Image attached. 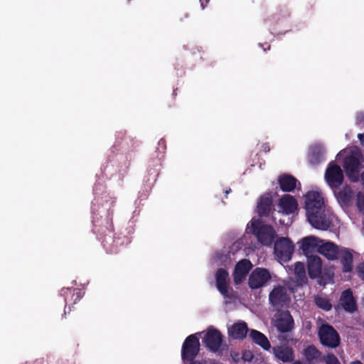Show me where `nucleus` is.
<instances>
[{"label": "nucleus", "mask_w": 364, "mask_h": 364, "mask_svg": "<svg viewBox=\"0 0 364 364\" xmlns=\"http://www.w3.org/2000/svg\"><path fill=\"white\" fill-rule=\"evenodd\" d=\"M304 203L307 220L313 228H333L325 213L324 200L319 191L307 192Z\"/></svg>", "instance_id": "obj_1"}, {"label": "nucleus", "mask_w": 364, "mask_h": 364, "mask_svg": "<svg viewBox=\"0 0 364 364\" xmlns=\"http://www.w3.org/2000/svg\"><path fill=\"white\" fill-rule=\"evenodd\" d=\"M274 211L272 194L266 192L257 201L255 210L257 216L247 223L246 228H272L270 220L277 219V216L273 215Z\"/></svg>", "instance_id": "obj_2"}, {"label": "nucleus", "mask_w": 364, "mask_h": 364, "mask_svg": "<svg viewBox=\"0 0 364 364\" xmlns=\"http://www.w3.org/2000/svg\"><path fill=\"white\" fill-rule=\"evenodd\" d=\"M203 343L210 351L222 354L223 351L228 350V346L223 343V336L221 332L214 328L208 329L203 338Z\"/></svg>", "instance_id": "obj_3"}, {"label": "nucleus", "mask_w": 364, "mask_h": 364, "mask_svg": "<svg viewBox=\"0 0 364 364\" xmlns=\"http://www.w3.org/2000/svg\"><path fill=\"white\" fill-rule=\"evenodd\" d=\"M216 287L218 291L224 296L225 304H230L237 299L233 289H229V274L224 268H219L215 274Z\"/></svg>", "instance_id": "obj_4"}, {"label": "nucleus", "mask_w": 364, "mask_h": 364, "mask_svg": "<svg viewBox=\"0 0 364 364\" xmlns=\"http://www.w3.org/2000/svg\"><path fill=\"white\" fill-rule=\"evenodd\" d=\"M321 345L329 348H336L341 344V337L337 331L330 324H322L318 331Z\"/></svg>", "instance_id": "obj_5"}, {"label": "nucleus", "mask_w": 364, "mask_h": 364, "mask_svg": "<svg viewBox=\"0 0 364 364\" xmlns=\"http://www.w3.org/2000/svg\"><path fill=\"white\" fill-rule=\"evenodd\" d=\"M200 352V341L196 334H191L184 340L181 347V360L184 364L195 359Z\"/></svg>", "instance_id": "obj_6"}, {"label": "nucleus", "mask_w": 364, "mask_h": 364, "mask_svg": "<svg viewBox=\"0 0 364 364\" xmlns=\"http://www.w3.org/2000/svg\"><path fill=\"white\" fill-rule=\"evenodd\" d=\"M272 323L278 332L286 334L291 332L294 328V321L288 310L277 311Z\"/></svg>", "instance_id": "obj_7"}, {"label": "nucleus", "mask_w": 364, "mask_h": 364, "mask_svg": "<svg viewBox=\"0 0 364 364\" xmlns=\"http://www.w3.org/2000/svg\"><path fill=\"white\" fill-rule=\"evenodd\" d=\"M294 245L287 237L279 238L274 245V254L279 262H288L294 252Z\"/></svg>", "instance_id": "obj_8"}, {"label": "nucleus", "mask_w": 364, "mask_h": 364, "mask_svg": "<svg viewBox=\"0 0 364 364\" xmlns=\"http://www.w3.org/2000/svg\"><path fill=\"white\" fill-rule=\"evenodd\" d=\"M324 178L326 183L331 189L338 188L344 180L341 168L333 161L329 163Z\"/></svg>", "instance_id": "obj_9"}, {"label": "nucleus", "mask_w": 364, "mask_h": 364, "mask_svg": "<svg viewBox=\"0 0 364 364\" xmlns=\"http://www.w3.org/2000/svg\"><path fill=\"white\" fill-rule=\"evenodd\" d=\"M271 279V274L267 269L256 267L250 273L248 286L251 289H257L264 287Z\"/></svg>", "instance_id": "obj_10"}, {"label": "nucleus", "mask_w": 364, "mask_h": 364, "mask_svg": "<svg viewBox=\"0 0 364 364\" xmlns=\"http://www.w3.org/2000/svg\"><path fill=\"white\" fill-rule=\"evenodd\" d=\"M269 301L271 306L277 311L288 304L290 299L284 287L278 286L274 287L269 294Z\"/></svg>", "instance_id": "obj_11"}, {"label": "nucleus", "mask_w": 364, "mask_h": 364, "mask_svg": "<svg viewBox=\"0 0 364 364\" xmlns=\"http://www.w3.org/2000/svg\"><path fill=\"white\" fill-rule=\"evenodd\" d=\"M343 168L346 176L352 182H357L360 178V163L355 156H349L344 159Z\"/></svg>", "instance_id": "obj_12"}, {"label": "nucleus", "mask_w": 364, "mask_h": 364, "mask_svg": "<svg viewBox=\"0 0 364 364\" xmlns=\"http://www.w3.org/2000/svg\"><path fill=\"white\" fill-rule=\"evenodd\" d=\"M278 361L282 363H293L295 358L294 350L292 347L287 344H281L272 347L271 350Z\"/></svg>", "instance_id": "obj_13"}, {"label": "nucleus", "mask_w": 364, "mask_h": 364, "mask_svg": "<svg viewBox=\"0 0 364 364\" xmlns=\"http://www.w3.org/2000/svg\"><path fill=\"white\" fill-rule=\"evenodd\" d=\"M252 267V262L247 259L239 261L234 269L232 276L235 284H240L245 279Z\"/></svg>", "instance_id": "obj_14"}, {"label": "nucleus", "mask_w": 364, "mask_h": 364, "mask_svg": "<svg viewBox=\"0 0 364 364\" xmlns=\"http://www.w3.org/2000/svg\"><path fill=\"white\" fill-rule=\"evenodd\" d=\"M334 196L338 203L342 208H348L353 200L354 192L352 188L348 185H345L343 188L332 189Z\"/></svg>", "instance_id": "obj_15"}, {"label": "nucleus", "mask_w": 364, "mask_h": 364, "mask_svg": "<svg viewBox=\"0 0 364 364\" xmlns=\"http://www.w3.org/2000/svg\"><path fill=\"white\" fill-rule=\"evenodd\" d=\"M60 294L64 297L65 307L66 308L68 304V310H71L70 305L76 304L80 301L83 295L84 292L81 289L78 288H63L60 291Z\"/></svg>", "instance_id": "obj_16"}, {"label": "nucleus", "mask_w": 364, "mask_h": 364, "mask_svg": "<svg viewBox=\"0 0 364 364\" xmlns=\"http://www.w3.org/2000/svg\"><path fill=\"white\" fill-rule=\"evenodd\" d=\"M339 301L342 308L348 313L353 314L357 309L356 301L350 289L342 291Z\"/></svg>", "instance_id": "obj_17"}, {"label": "nucleus", "mask_w": 364, "mask_h": 364, "mask_svg": "<svg viewBox=\"0 0 364 364\" xmlns=\"http://www.w3.org/2000/svg\"><path fill=\"white\" fill-rule=\"evenodd\" d=\"M250 230L263 245H271L274 241L277 235L275 229H250Z\"/></svg>", "instance_id": "obj_18"}, {"label": "nucleus", "mask_w": 364, "mask_h": 364, "mask_svg": "<svg viewBox=\"0 0 364 364\" xmlns=\"http://www.w3.org/2000/svg\"><path fill=\"white\" fill-rule=\"evenodd\" d=\"M307 259V270L309 277L315 279L321 274L322 269V261L319 256L310 255L306 256Z\"/></svg>", "instance_id": "obj_19"}, {"label": "nucleus", "mask_w": 364, "mask_h": 364, "mask_svg": "<svg viewBox=\"0 0 364 364\" xmlns=\"http://www.w3.org/2000/svg\"><path fill=\"white\" fill-rule=\"evenodd\" d=\"M318 252L323 255L329 260H335L338 259L340 254V250L337 245L332 242L328 241L318 246Z\"/></svg>", "instance_id": "obj_20"}, {"label": "nucleus", "mask_w": 364, "mask_h": 364, "mask_svg": "<svg viewBox=\"0 0 364 364\" xmlns=\"http://www.w3.org/2000/svg\"><path fill=\"white\" fill-rule=\"evenodd\" d=\"M280 189L283 192H292L300 182L292 175L284 173L277 178Z\"/></svg>", "instance_id": "obj_21"}, {"label": "nucleus", "mask_w": 364, "mask_h": 364, "mask_svg": "<svg viewBox=\"0 0 364 364\" xmlns=\"http://www.w3.org/2000/svg\"><path fill=\"white\" fill-rule=\"evenodd\" d=\"M248 331L250 332L247 324L245 321H240L233 323L228 328V335L232 339L243 340L247 337Z\"/></svg>", "instance_id": "obj_22"}, {"label": "nucleus", "mask_w": 364, "mask_h": 364, "mask_svg": "<svg viewBox=\"0 0 364 364\" xmlns=\"http://www.w3.org/2000/svg\"><path fill=\"white\" fill-rule=\"evenodd\" d=\"M282 211L284 213H294L298 210V203L296 198L289 195H284L279 200L278 203Z\"/></svg>", "instance_id": "obj_23"}, {"label": "nucleus", "mask_w": 364, "mask_h": 364, "mask_svg": "<svg viewBox=\"0 0 364 364\" xmlns=\"http://www.w3.org/2000/svg\"><path fill=\"white\" fill-rule=\"evenodd\" d=\"M321 242V240L313 235L305 237L301 240L300 249L305 256L310 255V253H311L316 248L318 250Z\"/></svg>", "instance_id": "obj_24"}, {"label": "nucleus", "mask_w": 364, "mask_h": 364, "mask_svg": "<svg viewBox=\"0 0 364 364\" xmlns=\"http://www.w3.org/2000/svg\"><path fill=\"white\" fill-rule=\"evenodd\" d=\"M250 338L254 343L260 346L263 350L266 351L271 350V343L267 337L263 333L255 329H250Z\"/></svg>", "instance_id": "obj_25"}, {"label": "nucleus", "mask_w": 364, "mask_h": 364, "mask_svg": "<svg viewBox=\"0 0 364 364\" xmlns=\"http://www.w3.org/2000/svg\"><path fill=\"white\" fill-rule=\"evenodd\" d=\"M341 262L343 272H350L353 269V255L348 248L343 247L341 250Z\"/></svg>", "instance_id": "obj_26"}, {"label": "nucleus", "mask_w": 364, "mask_h": 364, "mask_svg": "<svg viewBox=\"0 0 364 364\" xmlns=\"http://www.w3.org/2000/svg\"><path fill=\"white\" fill-rule=\"evenodd\" d=\"M316 279L320 286L325 287L327 284L333 283L334 272L330 268H324L321 269V274Z\"/></svg>", "instance_id": "obj_27"}, {"label": "nucleus", "mask_w": 364, "mask_h": 364, "mask_svg": "<svg viewBox=\"0 0 364 364\" xmlns=\"http://www.w3.org/2000/svg\"><path fill=\"white\" fill-rule=\"evenodd\" d=\"M291 213H284L283 211L278 213V217H277L276 220H270V223L274 225H281L284 227H289L292 223V218L290 216Z\"/></svg>", "instance_id": "obj_28"}, {"label": "nucleus", "mask_w": 364, "mask_h": 364, "mask_svg": "<svg viewBox=\"0 0 364 364\" xmlns=\"http://www.w3.org/2000/svg\"><path fill=\"white\" fill-rule=\"evenodd\" d=\"M308 363H312L314 360H318L321 355L319 351L314 345H310L304 349V352Z\"/></svg>", "instance_id": "obj_29"}, {"label": "nucleus", "mask_w": 364, "mask_h": 364, "mask_svg": "<svg viewBox=\"0 0 364 364\" xmlns=\"http://www.w3.org/2000/svg\"><path fill=\"white\" fill-rule=\"evenodd\" d=\"M316 305L321 309L328 311L332 309V304L328 298L316 295L314 298Z\"/></svg>", "instance_id": "obj_30"}, {"label": "nucleus", "mask_w": 364, "mask_h": 364, "mask_svg": "<svg viewBox=\"0 0 364 364\" xmlns=\"http://www.w3.org/2000/svg\"><path fill=\"white\" fill-rule=\"evenodd\" d=\"M323 159V156L319 150H313L309 156V161L311 164H318Z\"/></svg>", "instance_id": "obj_31"}, {"label": "nucleus", "mask_w": 364, "mask_h": 364, "mask_svg": "<svg viewBox=\"0 0 364 364\" xmlns=\"http://www.w3.org/2000/svg\"><path fill=\"white\" fill-rule=\"evenodd\" d=\"M356 205L359 211L364 213V193L358 192L356 198Z\"/></svg>", "instance_id": "obj_32"}, {"label": "nucleus", "mask_w": 364, "mask_h": 364, "mask_svg": "<svg viewBox=\"0 0 364 364\" xmlns=\"http://www.w3.org/2000/svg\"><path fill=\"white\" fill-rule=\"evenodd\" d=\"M323 360L326 364H341L339 360L333 353H328L326 356L323 357Z\"/></svg>", "instance_id": "obj_33"}, {"label": "nucleus", "mask_w": 364, "mask_h": 364, "mask_svg": "<svg viewBox=\"0 0 364 364\" xmlns=\"http://www.w3.org/2000/svg\"><path fill=\"white\" fill-rule=\"evenodd\" d=\"M217 262L220 265H225L226 263L230 262V257L228 255L226 254H217Z\"/></svg>", "instance_id": "obj_34"}, {"label": "nucleus", "mask_w": 364, "mask_h": 364, "mask_svg": "<svg viewBox=\"0 0 364 364\" xmlns=\"http://www.w3.org/2000/svg\"><path fill=\"white\" fill-rule=\"evenodd\" d=\"M296 283L298 287H302L304 284H306L308 282V279L305 274H299L296 275Z\"/></svg>", "instance_id": "obj_35"}, {"label": "nucleus", "mask_w": 364, "mask_h": 364, "mask_svg": "<svg viewBox=\"0 0 364 364\" xmlns=\"http://www.w3.org/2000/svg\"><path fill=\"white\" fill-rule=\"evenodd\" d=\"M305 267L304 263L301 262H296L294 264V274L295 275L299 274H305Z\"/></svg>", "instance_id": "obj_36"}, {"label": "nucleus", "mask_w": 364, "mask_h": 364, "mask_svg": "<svg viewBox=\"0 0 364 364\" xmlns=\"http://www.w3.org/2000/svg\"><path fill=\"white\" fill-rule=\"evenodd\" d=\"M253 358H254V355L250 350H246L242 353V358L245 362H249V363L252 362L253 360Z\"/></svg>", "instance_id": "obj_37"}, {"label": "nucleus", "mask_w": 364, "mask_h": 364, "mask_svg": "<svg viewBox=\"0 0 364 364\" xmlns=\"http://www.w3.org/2000/svg\"><path fill=\"white\" fill-rule=\"evenodd\" d=\"M358 272L359 277L361 278L362 280L364 281V263H362L358 267Z\"/></svg>", "instance_id": "obj_38"}, {"label": "nucleus", "mask_w": 364, "mask_h": 364, "mask_svg": "<svg viewBox=\"0 0 364 364\" xmlns=\"http://www.w3.org/2000/svg\"><path fill=\"white\" fill-rule=\"evenodd\" d=\"M230 356L235 362L240 360V354L234 350L230 351Z\"/></svg>", "instance_id": "obj_39"}, {"label": "nucleus", "mask_w": 364, "mask_h": 364, "mask_svg": "<svg viewBox=\"0 0 364 364\" xmlns=\"http://www.w3.org/2000/svg\"><path fill=\"white\" fill-rule=\"evenodd\" d=\"M357 122L358 123H364V112H360L358 114L356 117Z\"/></svg>", "instance_id": "obj_40"}, {"label": "nucleus", "mask_w": 364, "mask_h": 364, "mask_svg": "<svg viewBox=\"0 0 364 364\" xmlns=\"http://www.w3.org/2000/svg\"><path fill=\"white\" fill-rule=\"evenodd\" d=\"M262 149L264 153H267L270 151V147L268 143H264L262 145Z\"/></svg>", "instance_id": "obj_41"}, {"label": "nucleus", "mask_w": 364, "mask_h": 364, "mask_svg": "<svg viewBox=\"0 0 364 364\" xmlns=\"http://www.w3.org/2000/svg\"><path fill=\"white\" fill-rule=\"evenodd\" d=\"M200 6L203 9L207 6L209 2V0H199Z\"/></svg>", "instance_id": "obj_42"}, {"label": "nucleus", "mask_w": 364, "mask_h": 364, "mask_svg": "<svg viewBox=\"0 0 364 364\" xmlns=\"http://www.w3.org/2000/svg\"><path fill=\"white\" fill-rule=\"evenodd\" d=\"M358 138L359 139L360 143L362 144V145L364 146V134H358Z\"/></svg>", "instance_id": "obj_43"}, {"label": "nucleus", "mask_w": 364, "mask_h": 364, "mask_svg": "<svg viewBox=\"0 0 364 364\" xmlns=\"http://www.w3.org/2000/svg\"><path fill=\"white\" fill-rule=\"evenodd\" d=\"M279 339L281 341H286V342H289L290 341H291V339L289 338L287 335H284V336L279 337Z\"/></svg>", "instance_id": "obj_44"}, {"label": "nucleus", "mask_w": 364, "mask_h": 364, "mask_svg": "<svg viewBox=\"0 0 364 364\" xmlns=\"http://www.w3.org/2000/svg\"><path fill=\"white\" fill-rule=\"evenodd\" d=\"M188 364H202L201 362L198 360H195V359L192 360V361H188Z\"/></svg>", "instance_id": "obj_45"}, {"label": "nucleus", "mask_w": 364, "mask_h": 364, "mask_svg": "<svg viewBox=\"0 0 364 364\" xmlns=\"http://www.w3.org/2000/svg\"><path fill=\"white\" fill-rule=\"evenodd\" d=\"M34 363L35 364H43V358L37 359L36 360H35Z\"/></svg>", "instance_id": "obj_46"}, {"label": "nucleus", "mask_w": 364, "mask_h": 364, "mask_svg": "<svg viewBox=\"0 0 364 364\" xmlns=\"http://www.w3.org/2000/svg\"><path fill=\"white\" fill-rule=\"evenodd\" d=\"M360 178L362 184H363V186L364 187V171H363V173H362V174L360 175Z\"/></svg>", "instance_id": "obj_47"}, {"label": "nucleus", "mask_w": 364, "mask_h": 364, "mask_svg": "<svg viewBox=\"0 0 364 364\" xmlns=\"http://www.w3.org/2000/svg\"><path fill=\"white\" fill-rule=\"evenodd\" d=\"M350 364H363V363L360 360H355V361L351 362Z\"/></svg>", "instance_id": "obj_48"}, {"label": "nucleus", "mask_w": 364, "mask_h": 364, "mask_svg": "<svg viewBox=\"0 0 364 364\" xmlns=\"http://www.w3.org/2000/svg\"><path fill=\"white\" fill-rule=\"evenodd\" d=\"M230 191H231V189H230V188H229V190H226V191H225V194H226V196H227V195H228Z\"/></svg>", "instance_id": "obj_49"}, {"label": "nucleus", "mask_w": 364, "mask_h": 364, "mask_svg": "<svg viewBox=\"0 0 364 364\" xmlns=\"http://www.w3.org/2000/svg\"><path fill=\"white\" fill-rule=\"evenodd\" d=\"M333 230H334L333 232L336 233V232H339L340 229L336 228V229H333Z\"/></svg>", "instance_id": "obj_50"}, {"label": "nucleus", "mask_w": 364, "mask_h": 364, "mask_svg": "<svg viewBox=\"0 0 364 364\" xmlns=\"http://www.w3.org/2000/svg\"><path fill=\"white\" fill-rule=\"evenodd\" d=\"M67 314V311L65 309L63 315L65 316Z\"/></svg>", "instance_id": "obj_51"}, {"label": "nucleus", "mask_w": 364, "mask_h": 364, "mask_svg": "<svg viewBox=\"0 0 364 364\" xmlns=\"http://www.w3.org/2000/svg\"><path fill=\"white\" fill-rule=\"evenodd\" d=\"M163 141V139H160L161 145L163 144V141Z\"/></svg>", "instance_id": "obj_52"}, {"label": "nucleus", "mask_w": 364, "mask_h": 364, "mask_svg": "<svg viewBox=\"0 0 364 364\" xmlns=\"http://www.w3.org/2000/svg\"><path fill=\"white\" fill-rule=\"evenodd\" d=\"M321 230H328V229L327 228H325V229H320Z\"/></svg>", "instance_id": "obj_53"}, {"label": "nucleus", "mask_w": 364, "mask_h": 364, "mask_svg": "<svg viewBox=\"0 0 364 364\" xmlns=\"http://www.w3.org/2000/svg\"><path fill=\"white\" fill-rule=\"evenodd\" d=\"M21 364H29V363H28V362H25V363H21Z\"/></svg>", "instance_id": "obj_54"}, {"label": "nucleus", "mask_w": 364, "mask_h": 364, "mask_svg": "<svg viewBox=\"0 0 364 364\" xmlns=\"http://www.w3.org/2000/svg\"><path fill=\"white\" fill-rule=\"evenodd\" d=\"M363 326L364 327V321H363Z\"/></svg>", "instance_id": "obj_55"}]
</instances>
